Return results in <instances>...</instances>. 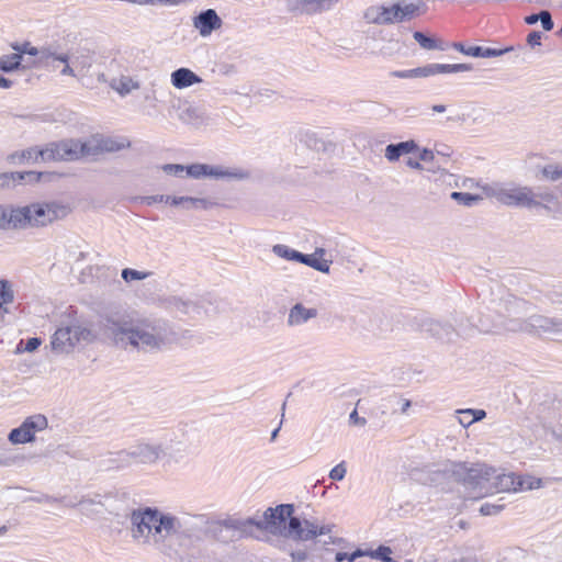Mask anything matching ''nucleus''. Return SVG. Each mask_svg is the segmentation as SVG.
<instances>
[{"label": "nucleus", "instance_id": "nucleus-1", "mask_svg": "<svg viewBox=\"0 0 562 562\" xmlns=\"http://www.w3.org/2000/svg\"><path fill=\"white\" fill-rule=\"evenodd\" d=\"M102 330L115 347L124 350L157 351L178 341L177 333L161 318L114 313L103 318Z\"/></svg>", "mask_w": 562, "mask_h": 562}, {"label": "nucleus", "instance_id": "nucleus-2", "mask_svg": "<svg viewBox=\"0 0 562 562\" xmlns=\"http://www.w3.org/2000/svg\"><path fill=\"white\" fill-rule=\"evenodd\" d=\"M293 513L292 504L268 507L263 512L262 518L257 519V529L294 541H308L318 536L328 535L334 529V525H318L308 519L302 521L299 517L292 516Z\"/></svg>", "mask_w": 562, "mask_h": 562}, {"label": "nucleus", "instance_id": "nucleus-3", "mask_svg": "<svg viewBox=\"0 0 562 562\" xmlns=\"http://www.w3.org/2000/svg\"><path fill=\"white\" fill-rule=\"evenodd\" d=\"M131 146L125 137L92 135L86 140L67 138L47 144L48 161H76L97 157L104 153H115Z\"/></svg>", "mask_w": 562, "mask_h": 562}, {"label": "nucleus", "instance_id": "nucleus-4", "mask_svg": "<svg viewBox=\"0 0 562 562\" xmlns=\"http://www.w3.org/2000/svg\"><path fill=\"white\" fill-rule=\"evenodd\" d=\"M527 310L528 303L524 300H509L497 311L496 319H491V315H483L479 319L477 327L483 333L510 331L530 334L529 317H521V314L526 313Z\"/></svg>", "mask_w": 562, "mask_h": 562}, {"label": "nucleus", "instance_id": "nucleus-5", "mask_svg": "<svg viewBox=\"0 0 562 562\" xmlns=\"http://www.w3.org/2000/svg\"><path fill=\"white\" fill-rule=\"evenodd\" d=\"M446 471L452 473L471 498L479 499L493 494V467L485 463H474L469 467L467 463L459 462L451 463Z\"/></svg>", "mask_w": 562, "mask_h": 562}, {"label": "nucleus", "instance_id": "nucleus-6", "mask_svg": "<svg viewBox=\"0 0 562 562\" xmlns=\"http://www.w3.org/2000/svg\"><path fill=\"white\" fill-rule=\"evenodd\" d=\"M71 209L58 201L36 202L15 207V223L19 229L45 227L65 218Z\"/></svg>", "mask_w": 562, "mask_h": 562}, {"label": "nucleus", "instance_id": "nucleus-7", "mask_svg": "<svg viewBox=\"0 0 562 562\" xmlns=\"http://www.w3.org/2000/svg\"><path fill=\"white\" fill-rule=\"evenodd\" d=\"M484 194L487 198H493L497 202L516 207H537L541 203L538 201L532 188L527 186H519L513 182H493L482 187ZM539 198L550 201V194H539Z\"/></svg>", "mask_w": 562, "mask_h": 562}, {"label": "nucleus", "instance_id": "nucleus-8", "mask_svg": "<svg viewBox=\"0 0 562 562\" xmlns=\"http://www.w3.org/2000/svg\"><path fill=\"white\" fill-rule=\"evenodd\" d=\"M159 512L160 509L157 507H138L131 512L130 532L136 543L145 546L157 521Z\"/></svg>", "mask_w": 562, "mask_h": 562}, {"label": "nucleus", "instance_id": "nucleus-9", "mask_svg": "<svg viewBox=\"0 0 562 562\" xmlns=\"http://www.w3.org/2000/svg\"><path fill=\"white\" fill-rule=\"evenodd\" d=\"M181 527V521L177 516L160 510L145 546H153L161 550L166 547L168 539L180 532Z\"/></svg>", "mask_w": 562, "mask_h": 562}, {"label": "nucleus", "instance_id": "nucleus-10", "mask_svg": "<svg viewBox=\"0 0 562 562\" xmlns=\"http://www.w3.org/2000/svg\"><path fill=\"white\" fill-rule=\"evenodd\" d=\"M94 335L90 329L80 325L58 328L52 338V347L57 352H68L81 341L90 342Z\"/></svg>", "mask_w": 562, "mask_h": 562}, {"label": "nucleus", "instance_id": "nucleus-11", "mask_svg": "<svg viewBox=\"0 0 562 562\" xmlns=\"http://www.w3.org/2000/svg\"><path fill=\"white\" fill-rule=\"evenodd\" d=\"M117 456L121 460L132 459L138 464L153 465L165 457V450L159 442L142 440L131 448L120 451Z\"/></svg>", "mask_w": 562, "mask_h": 562}, {"label": "nucleus", "instance_id": "nucleus-12", "mask_svg": "<svg viewBox=\"0 0 562 562\" xmlns=\"http://www.w3.org/2000/svg\"><path fill=\"white\" fill-rule=\"evenodd\" d=\"M187 175L199 179L202 177L215 179L244 180L250 177V172L238 167H223L207 164H193L186 167Z\"/></svg>", "mask_w": 562, "mask_h": 562}, {"label": "nucleus", "instance_id": "nucleus-13", "mask_svg": "<svg viewBox=\"0 0 562 562\" xmlns=\"http://www.w3.org/2000/svg\"><path fill=\"white\" fill-rule=\"evenodd\" d=\"M47 426L48 422L44 415L29 416L20 427L10 431L9 440L14 445L32 442L35 439V434L46 429Z\"/></svg>", "mask_w": 562, "mask_h": 562}, {"label": "nucleus", "instance_id": "nucleus-14", "mask_svg": "<svg viewBox=\"0 0 562 562\" xmlns=\"http://www.w3.org/2000/svg\"><path fill=\"white\" fill-rule=\"evenodd\" d=\"M530 334L562 336V318L544 315H531L529 317Z\"/></svg>", "mask_w": 562, "mask_h": 562}, {"label": "nucleus", "instance_id": "nucleus-15", "mask_svg": "<svg viewBox=\"0 0 562 562\" xmlns=\"http://www.w3.org/2000/svg\"><path fill=\"white\" fill-rule=\"evenodd\" d=\"M339 0H288V10L300 14H317L331 9Z\"/></svg>", "mask_w": 562, "mask_h": 562}, {"label": "nucleus", "instance_id": "nucleus-16", "mask_svg": "<svg viewBox=\"0 0 562 562\" xmlns=\"http://www.w3.org/2000/svg\"><path fill=\"white\" fill-rule=\"evenodd\" d=\"M525 488V480L515 473H498L494 469L493 494L504 492H517Z\"/></svg>", "mask_w": 562, "mask_h": 562}, {"label": "nucleus", "instance_id": "nucleus-17", "mask_svg": "<svg viewBox=\"0 0 562 562\" xmlns=\"http://www.w3.org/2000/svg\"><path fill=\"white\" fill-rule=\"evenodd\" d=\"M222 20L213 9L202 11L193 19V26L199 31L200 35L206 37L222 27Z\"/></svg>", "mask_w": 562, "mask_h": 562}, {"label": "nucleus", "instance_id": "nucleus-18", "mask_svg": "<svg viewBox=\"0 0 562 562\" xmlns=\"http://www.w3.org/2000/svg\"><path fill=\"white\" fill-rule=\"evenodd\" d=\"M37 501L46 502V503H63L67 507L80 506L82 513H85V514H87L89 512V508H88L89 506H92V505L103 506L102 495H100V494L85 495V496H81V498L78 499L77 502L67 501V497H65V496L64 497H53V496H48V495H45Z\"/></svg>", "mask_w": 562, "mask_h": 562}, {"label": "nucleus", "instance_id": "nucleus-19", "mask_svg": "<svg viewBox=\"0 0 562 562\" xmlns=\"http://www.w3.org/2000/svg\"><path fill=\"white\" fill-rule=\"evenodd\" d=\"M8 161L11 164L16 162H24V161H31V162H47L48 161V151H47V144L44 147H29L26 149L15 151L8 156Z\"/></svg>", "mask_w": 562, "mask_h": 562}, {"label": "nucleus", "instance_id": "nucleus-20", "mask_svg": "<svg viewBox=\"0 0 562 562\" xmlns=\"http://www.w3.org/2000/svg\"><path fill=\"white\" fill-rule=\"evenodd\" d=\"M318 311L314 307H305L302 303L294 304L286 318V324L290 327L301 326L308 321L317 317Z\"/></svg>", "mask_w": 562, "mask_h": 562}, {"label": "nucleus", "instance_id": "nucleus-21", "mask_svg": "<svg viewBox=\"0 0 562 562\" xmlns=\"http://www.w3.org/2000/svg\"><path fill=\"white\" fill-rule=\"evenodd\" d=\"M418 149V144L414 139H409L397 144H389L384 149V156L390 162H394L401 156L416 153Z\"/></svg>", "mask_w": 562, "mask_h": 562}, {"label": "nucleus", "instance_id": "nucleus-22", "mask_svg": "<svg viewBox=\"0 0 562 562\" xmlns=\"http://www.w3.org/2000/svg\"><path fill=\"white\" fill-rule=\"evenodd\" d=\"M452 47L464 55L472 56V57H481V58L498 57L509 50L508 48L497 49V48L483 47V46L467 47L462 43H453Z\"/></svg>", "mask_w": 562, "mask_h": 562}, {"label": "nucleus", "instance_id": "nucleus-23", "mask_svg": "<svg viewBox=\"0 0 562 562\" xmlns=\"http://www.w3.org/2000/svg\"><path fill=\"white\" fill-rule=\"evenodd\" d=\"M202 82V79L189 68H179L171 74V83L177 89H184Z\"/></svg>", "mask_w": 562, "mask_h": 562}, {"label": "nucleus", "instance_id": "nucleus-24", "mask_svg": "<svg viewBox=\"0 0 562 562\" xmlns=\"http://www.w3.org/2000/svg\"><path fill=\"white\" fill-rule=\"evenodd\" d=\"M363 18L368 23L378 25L390 24V7L371 5L364 11Z\"/></svg>", "mask_w": 562, "mask_h": 562}, {"label": "nucleus", "instance_id": "nucleus-25", "mask_svg": "<svg viewBox=\"0 0 562 562\" xmlns=\"http://www.w3.org/2000/svg\"><path fill=\"white\" fill-rule=\"evenodd\" d=\"M223 525L227 529L238 531L241 537H250L252 529L257 528V519L252 517L246 519L229 518L226 519Z\"/></svg>", "mask_w": 562, "mask_h": 562}, {"label": "nucleus", "instance_id": "nucleus-26", "mask_svg": "<svg viewBox=\"0 0 562 562\" xmlns=\"http://www.w3.org/2000/svg\"><path fill=\"white\" fill-rule=\"evenodd\" d=\"M459 424L463 427H470L472 424L486 417L484 409L464 408L454 412Z\"/></svg>", "mask_w": 562, "mask_h": 562}, {"label": "nucleus", "instance_id": "nucleus-27", "mask_svg": "<svg viewBox=\"0 0 562 562\" xmlns=\"http://www.w3.org/2000/svg\"><path fill=\"white\" fill-rule=\"evenodd\" d=\"M391 554L392 549L390 547L379 546L375 550L357 549L356 551H353V555L351 558L370 557L372 559H378L383 562H393Z\"/></svg>", "mask_w": 562, "mask_h": 562}, {"label": "nucleus", "instance_id": "nucleus-28", "mask_svg": "<svg viewBox=\"0 0 562 562\" xmlns=\"http://www.w3.org/2000/svg\"><path fill=\"white\" fill-rule=\"evenodd\" d=\"M325 250L323 248L316 249L314 255H305L303 254V258L301 259V263H304L308 267L314 268L317 271L328 273L330 269V261L321 260L316 256H323Z\"/></svg>", "mask_w": 562, "mask_h": 562}, {"label": "nucleus", "instance_id": "nucleus-29", "mask_svg": "<svg viewBox=\"0 0 562 562\" xmlns=\"http://www.w3.org/2000/svg\"><path fill=\"white\" fill-rule=\"evenodd\" d=\"M430 66V76L439 75V74H454V72H464L472 70V66L469 64H429Z\"/></svg>", "mask_w": 562, "mask_h": 562}, {"label": "nucleus", "instance_id": "nucleus-30", "mask_svg": "<svg viewBox=\"0 0 562 562\" xmlns=\"http://www.w3.org/2000/svg\"><path fill=\"white\" fill-rule=\"evenodd\" d=\"M15 216V207L0 205V229H19Z\"/></svg>", "mask_w": 562, "mask_h": 562}, {"label": "nucleus", "instance_id": "nucleus-31", "mask_svg": "<svg viewBox=\"0 0 562 562\" xmlns=\"http://www.w3.org/2000/svg\"><path fill=\"white\" fill-rule=\"evenodd\" d=\"M217 203L204 198H192V196H182L181 207L184 210L192 209H201V210H210L216 206Z\"/></svg>", "mask_w": 562, "mask_h": 562}, {"label": "nucleus", "instance_id": "nucleus-32", "mask_svg": "<svg viewBox=\"0 0 562 562\" xmlns=\"http://www.w3.org/2000/svg\"><path fill=\"white\" fill-rule=\"evenodd\" d=\"M391 76L395 77V78H403V79H406V78H419V77H424V78L425 77H430V66L428 64V65H425L423 67H417V68H413V69L395 70V71L391 72Z\"/></svg>", "mask_w": 562, "mask_h": 562}, {"label": "nucleus", "instance_id": "nucleus-33", "mask_svg": "<svg viewBox=\"0 0 562 562\" xmlns=\"http://www.w3.org/2000/svg\"><path fill=\"white\" fill-rule=\"evenodd\" d=\"M22 67V56L16 52L14 54L3 55L0 57V70L11 72Z\"/></svg>", "mask_w": 562, "mask_h": 562}, {"label": "nucleus", "instance_id": "nucleus-34", "mask_svg": "<svg viewBox=\"0 0 562 562\" xmlns=\"http://www.w3.org/2000/svg\"><path fill=\"white\" fill-rule=\"evenodd\" d=\"M113 89H115L121 95H125L132 92L135 89L139 88V83L135 81L131 77H121L117 80H114L112 83Z\"/></svg>", "mask_w": 562, "mask_h": 562}, {"label": "nucleus", "instance_id": "nucleus-35", "mask_svg": "<svg viewBox=\"0 0 562 562\" xmlns=\"http://www.w3.org/2000/svg\"><path fill=\"white\" fill-rule=\"evenodd\" d=\"M272 251L274 255H277L278 257H281V258H284L286 260H291V261H297L300 262L301 259L303 258V254L295 250V249H292L285 245H281V244H278V245H274L272 247Z\"/></svg>", "mask_w": 562, "mask_h": 562}, {"label": "nucleus", "instance_id": "nucleus-36", "mask_svg": "<svg viewBox=\"0 0 562 562\" xmlns=\"http://www.w3.org/2000/svg\"><path fill=\"white\" fill-rule=\"evenodd\" d=\"M413 37L424 49H428V50H431V49L442 50L443 49V46L440 44L439 41L427 36L423 32H419V31L414 32Z\"/></svg>", "mask_w": 562, "mask_h": 562}, {"label": "nucleus", "instance_id": "nucleus-37", "mask_svg": "<svg viewBox=\"0 0 562 562\" xmlns=\"http://www.w3.org/2000/svg\"><path fill=\"white\" fill-rule=\"evenodd\" d=\"M401 9V14L405 21H409L420 14V4L414 2L400 1L397 2Z\"/></svg>", "mask_w": 562, "mask_h": 562}, {"label": "nucleus", "instance_id": "nucleus-38", "mask_svg": "<svg viewBox=\"0 0 562 562\" xmlns=\"http://www.w3.org/2000/svg\"><path fill=\"white\" fill-rule=\"evenodd\" d=\"M428 330L439 339L449 338L452 334L451 326L441 324L440 322H431Z\"/></svg>", "mask_w": 562, "mask_h": 562}, {"label": "nucleus", "instance_id": "nucleus-39", "mask_svg": "<svg viewBox=\"0 0 562 562\" xmlns=\"http://www.w3.org/2000/svg\"><path fill=\"white\" fill-rule=\"evenodd\" d=\"M451 198L460 204L472 206L482 200L480 195L468 192H452Z\"/></svg>", "mask_w": 562, "mask_h": 562}, {"label": "nucleus", "instance_id": "nucleus-40", "mask_svg": "<svg viewBox=\"0 0 562 562\" xmlns=\"http://www.w3.org/2000/svg\"><path fill=\"white\" fill-rule=\"evenodd\" d=\"M14 300V294L11 284L7 280H0V307L4 304H10Z\"/></svg>", "mask_w": 562, "mask_h": 562}, {"label": "nucleus", "instance_id": "nucleus-41", "mask_svg": "<svg viewBox=\"0 0 562 562\" xmlns=\"http://www.w3.org/2000/svg\"><path fill=\"white\" fill-rule=\"evenodd\" d=\"M11 48L23 57L24 54L30 56H38L40 48L32 46L30 42L12 43Z\"/></svg>", "mask_w": 562, "mask_h": 562}, {"label": "nucleus", "instance_id": "nucleus-42", "mask_svg": "<svg viewBox=\"0 0 562 562\" xmlns=\"http://www.w3.org/2000/svg\"><path fill=\"white\" fill-rule=\"evenodd\" d=\"M542 176L546 179L555 181L562 178V165L559 164H551L547 165L541 170Z\"/></svg>", "mask_w": 562, "mask_h": 562}, {"label": "nucleus", "instance_id": "nucleus-43", "mask_svg": "<svg viewBox=\"0 0 562 562\" xmlns=\"http://www.w3.org/2000/svg\"><path fill=\"white\" fill-rule=\"evenodd\" d=\"M20 171L0 173V189L21 183Z\"/></svg>", "mask_w": 562, "mask_h": 562}, {"label": "nucleus", "instance_id": "nucleus-44", "mask_svg": "<svg viewBox=\"0 0 562 562\" xmlns=\"http://www.w3.org/2000/svg\"><path fill=\"white\" fill-rule=\"evenodd\" d=\"M172 306L176 311L182 314H190L193 312H198V306L193 302L183 301L181 299H173Z\"/></svg>", "mask_w": 562, "mask_h": 562}, {"label": "nucleus", "instance_id": "nucleus-45", "mask_svg": "<svg viewBox=\"0 0 562 562\" xmlns=\"http://www.w3.org/2000/svg\"><path fill=\"white\" fill-rule=\"evenodd\" d=\"M150 276V272L138 271L131 268H125L122 270V278L125 282H131L135 280H144Z\"/></svg>", "mask_w": 562, "mask_h": 562}, {"label": "nucleus", "instance_id": "nucleus-46", "mask_svg": "<svg viewBox=\"0 0 562 562\" xmlns=\"http://www.w3.org/2000/svg\"><path fill=\"white\" fill-rule=\"evenodd\" d=\"M505 505L504 504H501V503H484L481 507H480V513L483 515V516H492V515H497L498 513H501L503 509H504Z\"/></svg>", "mask_w": 562, "mask_h": 562}, {"label": "nucleus", "instance_id": "nucleus-47", "mask_svg": "<svg viewBox=\"0 0 562 562\" xmlns=\"http://www.w3.org/2000/svg\"><path fill=\"white\" fill-rule=\"evenodd\" d=\"M347 473V468L345 461H341L336 467H334L329 472V477L334 481H341L344 480L345 475Z\"/></svg>", "mask_w": 562, "mask_h": 562}, {"label": "nucleus", "instance_id": "nucleus-48", "mask_svg": "<svg viewBox=\"0 0 562 562\" xmlns=\"http://www.w3.org/2000/svg\"><path fill=\"white\" fill-rule=\"evenodd\" d=\"M165 194H156V195H146V196H136L134 199L135 202H139L145 205H153L156 203H164Z\"/></svg>", "mask_w": 562, "mask_h": 562}, {"label": "nucleus", "instance_id": "nucleus-49", "mask_svg": "<svg viewBox=\"0 0 562 562\" xmlns=\"http://www.w3.org/2000/svg\"><path fill=\"white\" fill-rule=\"evenodd\" d=\"M56 60L61 61V63L65 64L64 68L60 71V74L63 76L76 77L75 67L69 65V57H68V55L60 54V55L56 56Z\"/></svg>", "mask_w": 562, "mask_h": 562}, {"label": "nucleus", "instance_id": "nucleus-50", "mask_svg": "<svg viewBox=\"0 0 562 562\" xmlns=\"http://www.w3.org/2000/svg\"><path fill=\"white\" fill-rule=\"evenodd\" d=\"M58 55L59 54L53 52L49 47H43V48H40L37 61L40 64H47L49 59L56 60V56H58Z\"/></svg>", "mask_w": 562, "mask_h": 562}, {"label": "nucleus", "instance_id": "nucleus-51", "mask_svg": "<svg viewBox=\"0 0 562 562\" xmlns=\"http://www.w3.org/2000/svg\"><path fill=\"white\" fill-rule=\"evenodd\" d=\"M390 24L401 23L405 21L404 16H402L401 14V9L397 2L390 5Z\"/></svg>", "mask_w": 562, "mask_h": 562}, {"label": "nucleus", "instance_id": "nucleus-52", "mask_svg": "<svg viewBox=\"0 0 562 562\" xmlns=\"http://www.w3.org/2000/svg\"><path fill=\"white\" fill-rule=\"evenodd\" d=\"M539 21L541 22L542 27L546 31H551L554 26L551 13L549 11L543 10L539 13Z\"/></svg>", "mask_w": 562, "mask_h": 562}, {"label": "nucleus", "instance_id": "nucleus-53", "mask_svg": "<svg viewBox=\"0 0 562 562\" xmlns=\"http://www.w3.org/2000/svg\"><path fill=\"white\" fill-rule=\"evenodd\" d=\"M72 65L75 68H80L81 70H83L91 66V59L88 55L77 56L74 58Z\"/></svg>", "mask_w": 562, "mask_h": 562}, {"label": "nucleus", "instance_id": "nucleus-54", "mask_svg": "<svg viewBox=\"0 0 562 562\" xmlns=\"http://www.w3.org/2000/svg\"><path fill=\"white\" fill-rule=\"evenodd\" d=\"M20 176H22L21 182L34 183L41 180L42 173L35 171H24L20 172Z\"/></svg>", "mask_w": 562, "mask_h": 562}, {"label": "nucleus", "instance_id": "nucleus-55", "mask_svg": "<svg viewBox=\"0 0 562 562\" xmlns=\"http://www.w3.org/2000/svg\"><path fill=\"white\" fill-rule=\"evenodd\" d=\"M541 38H542V33L541 32L532 31L527 36V43L531 47L539 46V45H541Z\"/></svg>", "mask_w": 562, "mask_h": 562}, {"label": "nucleus", "instance_id": "nucleus-56", "mask_svg": "<svg viewBox=\"0 0 562 562\" xmlns=\"http://www.w3.org/2000/svg\"><path fill=\"white\" fill-rule=\"evenodd\" d=\"M162 169L165 172H167L169 175L179 176L180 173H182L186 170V167H183L182 165H177V164H168V165H165L162 167Z\"/></svg>", "mask_w": 562, "mask_h": 562}, {"label": "nucleus", "instance_id": "nucleus-57", "mask_svg": "<svg viewBox=\"0 0 562 562\" xmlns=\"http://www.w3.org/2000/svg\"><path fill=\"white\" fill-rule=\"evenodd\" d=\"M416 153H418V158L420 161H430L435 157L432 150L428 148H419Z\"/></svg>", "mask_w": 562, "mask_h": 562}, {"label": "nucleus", "instance_id": "nucleus-58", "mask_svg": "<svg viewBox=\"0 0 562 562\" xmlns=\"http://www.w3.org/2000/svg\"><path fill=\"white\" fill-rule=\"evenodd\" d=\"M41 345V339L40 338H30L26 344H25V348L24 350L27 351V352H32L34 350H36Z\"/></svg>", "mask_w": 562, "mask_h": 562}, {"label": "nucleus", "instance_id": "nucleus-59", "mask_svg": "<svg viewBox=\"0 0 562 562\" xmlns=\"http://www.w3.org/2000/svg\"><path fill=\"white\" fill-rule=\"evenodd\" d=\"M182 196L168 195L165 194V204H169L171 206H181Z\"/></svg>", "mask_w": 562, "mask_h": 562}, {"label": "nucleus", "instance_id": "nucleus-60", "mask_svg": "<svg viewBox=\"0 0 562 562\" xmlns=\"http://www.w3.org/2000/svg\"><path fill=\"white\" fill-rule=\"evenodd\" d=\"M352 555H353V552L352 553L337 552L336 557H335V561L342 562V561L347 560L348 562H355L358 558H351Z\"/></svg>", "mask_w": 562, "mask_h": 562}, {"label": "nucleus", "instance_id": "nucleus-61", "mask_svg": "<svg viewBox=\"0 0 562 562\" xmlns=\"http://www.w3.org/2000/svg\"><path fill=\"white\" fill-rule=\"evenodd\" d=\"M349 419L351 423L356 424V425H360V426H364L367 420L366 418L363 417H360L358 415V412L356 409H353L349 416Z\"/></svg>", "mask_w": 562, "mask_h": 562}, {"label": "nucleus", "instance_id": "nucleus-62", "mask_svg": "<svg viewBox=\"0 0 562 562\" xmlns=\"http://www.w3.org/2000/svg\"><path fill=\"white\" fill-rule=\"evenodd\" d=\"M406 166L412 168V169H416V170H423L424 169L423 165L420 164L419 158L418 159L408 158L406 160Z\"/></svg>", "mask_w": 562, "mask_h": 562}, {"label": "nucleus", "instance_id": "nucleus-63", "mask_svg": "<svg viewBox=\"0 0 562 562\" xmlns=\"http://www.w3.org/2000/svg\"><path fill=\"white\" fill-rule=\"evenodd\" d=\"M12 83L13 82L11 80H9L8 78L0 76V88L9 89L12 87Z\"/></svg>", "mask_w": 562, "mask_h": 562}, {"label": "nucleus", "instance_id": "nucleus-64", "mask_svg": "<svg viewBox=\"0 0 562 562\" xmlns=\"http://www.w3.org/2000/svg\"><path fill=\"white\" fill-rule=\"evenodd\" d=\"M539 13L538 14H531L525 18V22L529 25L535 24L539 21Z\"/></svg>", "mask_w": 562, "mask_h": 562}]
</instances>
